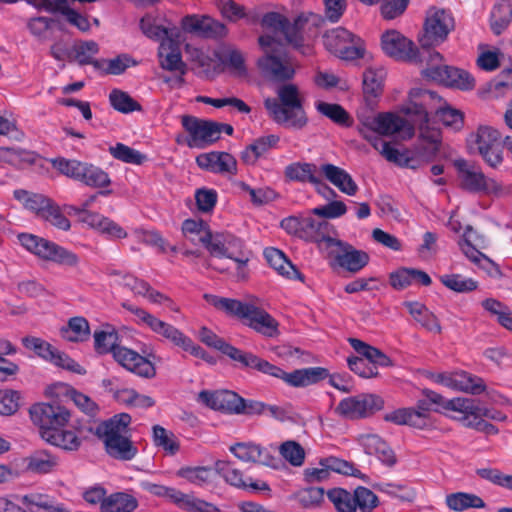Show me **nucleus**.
<instances>
[{
  "instance_id": "nucleus-1",
  "label": "nucleus",
  "mask_w": 512,
  "mask_h": 512,
  "mask_svg": "<svg viewBox=\"0 0 512 512\" xmlns=\"http://www.w3.org/2000/svg\"><path fill=\"white\" fill-rule=\"evenodd\" d=\"M277 97L264 100V107L270 118L278 125L294 130H302L308 124V116L297 85L286 83L276 91Z\"/></svg>"
},
{
  "instance_id": "nucleus-2",
  "label": "nucleus",
  "mask_w": 512,
  "mask_h": 512,
  "mask_svg": "<svg viewBox=\"0 0 512 512\" xmlns=\"http://www.w3.org/2000/svg\"><path fill=\"white\" fill-rule=\"evenodd\" d=\"M131 422L132 417L128 413H119L97 426L96 435L111 458L131 461L137 456L138 448L132 441Z\"/></svg>"
},
{
  "instance_id": "nucleus-3",
  "label": "nucleus",
  "mask_w": 512,
  "mask_h": 512,
  "mask_svg": "<svg viewBox=\"0 0 512 512\" xmlns=\"http://www.w3.org/2000/svg\"><path fill=\"white\" fill-rule=\"evenodd\" d=\"M263 55L257 60L260 74L272 82L286 83L295 76V65L283 44L273 36L261 35L258 38Z\"/></svg>"
},
{
  "instance_id": "nucleus-4",
  "label": "nucleus",
  "mask_w": 512,
  "mask_h": 512,
  "mask_svg": "<svg viewBox=\"0 0 512 512\" xmlns=\"http://www.w3.org/2000/svg\"><path fill=\"white\" fill-rule=\"evenodd\" d=\"M315 215H293L283 218L280 227L289 235L305 242L314 243L319 250H329L337 236L335 227Z\"/></svg>"
},
{
  "instance_id": "nucleus-5",
  "label": "nucleus",
  "mask_w": 512,
  "mask_h": 512,
  "mask_svg": "<svg viewBox=\"0 0 512 512\" xmlns=\"http://www.w3.org/2000/svg\"><path fill=\"white\" fill-rule=\"evenodd\" d=\"M455 28L452 13L445 9H431L425 19L423 34L419 38L421 49L429 61H442L443 56L432 48L439 46Z\"/></svg>"
},
{
  "instance_id": "nucleus-6",
  "label": "nucleus",
  "mask_w": 512,
  "mask_h": 512,
  "mask_svg": "<svg viewBox=\"0 0 512 512\" xmlns=\"http://www.w3.org/2000/svg\"><path fill=\"white\" fill-rule=\"evenodd\" d=\"M18 240L26 250L41 259L68 267H75L79 263V258L75 253L45 238L29 233H20Z\"/></svg>"
},
{
  "instance_id": "nucleus-7",
  "label": "nucleus",
  "mask_w": 512,
  "mask_h": 512,
  "mask_svg": "<svg viewBox=\"0 0 512 512\" xmlns=\"http://www.w3.org/2000/svg\"><path fill=\"white\" fill-rule=\"evenodd\" d=\"M324 45L328 51L344 60H356L365 54L363 40L343 27L326 32Z\"/></svg>"
},
{
  "instance_id": "nucleus-8",
  "label": "nucleus",
  "mask_w": 512,
  "mask_h": 512,
  "mask_svg": "<svg viewBox=\"0 0 512 512\" xmlns=\"http://www.w3.org/2000/svg\"><path fill=\"white\" fill-rule=\"evenodd\" d=\"M384 407L382 397L372 393H360L343 398L336 407V412L349 420L370 417Z\"/></svg>"
},
{
  "instance_id": "nucleus-9",
  "label": "nucleus",
  "mask_w": 512,
  "mask_h": 512,
  "mask_svg": "<svg viewBox=\"0 0 512 512\" xmlns=\"http://www.w3.org/2000/svg\"><path fill=\"white\" fill-rule=\"evenodd\" d=\"M181 124L188 133L186 144L190 148L204 149L220 139V130L215 121L183 115Z\"/></svg>"
},
{
  "instance_id": "nucleus-10",
  "label": "nucleus",
  "mask_w": 512,
  "mask_h": 512,
  "mask_svg": "<svg viewBox=\"0 0 512 512\" xmlns=\"http://www.w3.org/2000/svg\"><path fill=\"white\" fill-rule=\"evenodd\" d=\"M455 166L459 172L461 187L464 190L496 196L503 193V186L499 182L486 177L480 169L468 164L465 160L456 161Z\"/></svg>"
},
{
  "instance_id": "nucleus-11",
  "label": "nucleus",
  "mask_w": 512,
  "mask_h": 512,
  "mask_svg": "<svg viewBox=\"0 0 512 512\" xmlns=\"http://www.w3.org/2000/svg\"><path fill=\"white\" fill-rule=\"evenodd\" d=\"M406 115L411 117L413 127L419 129V139L423 143L422 149L431 156H435L441 146V131L429 125V114L422 104L412 102L404 109Z\"/></svg>"
},
{
  "instance_id": "nucleus-12",
  "label": "nucleus",
  "mask_w": 512,
  "mask_h": 512,
  "mask_svg": "<svg viewBox=\"0 0 512 512\" xmlns=\"http://www.w3.org/2000/svg\"><path fill=\"white\" fill-rule=\"evenodd\" d=\"M29 413L33 423L40 429L41 438L47 430L55 431L65 427L71 416L69 410L56 401L34 404Z\"/></svg>"
},
{
  "instance_id": "nucleus-13",
  "label": "nucleus",
  "mask_w": 512,
  "mask_h": 512,
  "mask_svg": "<svg viewBox=\"0 0 512 512\" xmlns=\"http://www.w3.org/2000/svg\"><path fill=\"white\" fill-rule=\"evenodd\" d=\"M122 307L136 317L135 322L138 325L149 328L153 333L162 337L174 346L178 347L181 341L184 340L185 334L181 330L174 325L157 318L145 309L137 307L129 302H123Z\"/></svg>"
},
{
  "instance_id": "nucleus-14",
  "label": "nucleus",
  "mask_w": 512,
  "mask_h": 512,
  "mask_svg": "<svg viewBox=\"0 0 512 512\" xmlns=\"http://www.w3.org/2000/svg\"><path fill=\"white\" fill-rule=\"evenodd\" d=\"M381 47L384 53L397 60L423 62L426 60L424 50L396 30H388L381 36Z\"/></svg>"
},
{
  "instance_id": "nucleus-15",
  "label": "nucleus",
  "mask_w": 512,
  "mask_h": 512,
  "mask_svg": "<svg viewBox=\"0 0 512 512\" xmlns=\"http://www.w3.org/2000/svg\"><path fill=\"white\" fill-rule=\"evenodd\" d=\"M426 60L428 62V67L425 69L427 77L462 91H469L475 87V79L468 71L449 65H437L440 61L431 62L429 58Z\"/></svg>"
},
{
  "instance_id": "nucleus-16",
  "label": "nucleus",
  "mask_w": 512,
  "mask_h": 512,
  "mask_svg": "<svg viewBox=\"0 0 512 512\" xmlns=\"http://www.w3.org/2000/svg\"><path fill=\"white\" fill-rule=\"evenodd\" d=\"M459 244L465 256L479 268L485 270L490 276H496L501 273L499 266L479 251L478 247L485 248V238L479 235L472 226H466Z\"/></svg>"
},
{
  "instance_id": "nucleus-17",
  "label": "nucleus",
  "mask_w": 512,
  "mask_h": 512,
  "mask_svg": "<svg viewBox=\"0 0 512 512\" xmlns=\"http://www.w3.org/2000/svg\"><path fill=\"white\" fill-rule=\"evenodd\" d=\"M450 404L454 412L457 413V415L452 416V418L460 422L464 427L483 432L487 435H495L498 433V428L495 425L477 416V413H480V406L475 399H457Z\"/></svg>"
},
{
  "instance_id": "nucleus-18",
  "label": "nucleus",
  "mask_w": 512,
  "mask_h": 512,
  "mask_svg": "<svg viewBox=\"0 0 512 512\" xmlns=\"http://www.w3.org/2000/svg\"><path fill=\"white\" fill-rule=\"evenodd\" d=\"M328 252L335 264L351 273H357L362 270L370 260L367 252L356 249L353 245L337 237L331 244Z\"/></svg>"
},
{
  "instance_id": "nucleus-19",
  "label": "nucleus",
  "mask_w": 512,
  "mask_h": 512,
  "mask_svg": "<svg viewBox=\"0 0 512 512\" xmlns=\"http://www.w3.org/2000/svg\"><path fill=\"white\" fill-rule=\"evenodd\" d=\"M114 360L127 371L144 379H152L156 376V367L152 360L156 358L153 353L143 356L138 352L120 346L113 355Z\"/></svg>"
},
{
  "instance_id": "nucleus-20",
  "label": "nucleus",
  "mask_w": 512,
  "mask_h": 512,
  "mask_svg": "<svg viewBox=\"0 0 512 512\" xmlns=\"http://www.w3.org/2000/svg\"><path fill=\"white\" fill-rule=\"evenodd\" d=\"M431 411H438L424 398L416 402L415 407L399 408L384 415L386 422L396 425H408L417 429H425L429 425Z\"/></svg>"
},
{
  "instance_id": "nucleus-21",
  "label": "nucleus",
  "mask_w": 512,
  "mask_h": 512,
  "mask_svg": "<svg viewBox=\"0 0 512 512\" xmlns=\"http://www.w3.org/2000/svg\"><path fill=\"white\" fill-rule=\"evenodd\" d=\"M216 468L231 486L254 494L270 495L271 493V488L266 481L252 477L244 478L242 471L235 468L230 462L218 461Z\"/></svg>"
},
{
  "instance_id": "nucleus-22",
  "label": "nucleus",
  "mask_w": 512,
  "mask_h": 512,
  "mask_svg": "<svg viewBox=\"0 0 512 512\" xmlns=\"http://www.w3.org/2000/svg\"><path fill=\"white\" fill-rule=\"evenodd\" d=\"M199 240L213 257L229 258L235 257L237 252L244 247L243 242L228 233H216L205 231Z\"/></svg>"
},
{
  "instance_id": "nucleus-23",
  "label": "nucleus",
  "mask_w": 512,
  "mask_h": 512,
  "mask_svg": "<svg viewBox=\"0 0 512 512\" xmlns=\"http://www.w3.org/2000/svg\"><path fill=\"white\" fill-rule=\"evenodd\" d=\"M198 401L210 409L230 415H240L242 397L236 392L202 390L198 394Z\"/></svg>"
},
{
  "instance_id": "nucleus-24",
  "label": "nucleus",
  "mask_w": 512,
  "mask_h": 512,
  "mask_svg": "<svg viewBox=\"0 0 512 512\" xmlns=\"http://www.w3.org/2000/svg\"><path fill=\"white\" fill-rule=\"evenodd\" d=\"M229 451L243 462L261 464L273 469H279L282 461L271 454V452L260 445L253 443H236L231 445Z\"/></svg>"
},
{
  "instance_id": "nucleus-25",
  "label": "nucleus",
  "mask_w": 512,
  "mask_h": 512,
  "mask_svg": "<svg viewBox=\"0 0 512 512\" xmlns=\"http://www.w3.org/2000/svg\"><path fill=\"white\" fill-rule=\"evenodd\" d=\"M185 32L204 38L223 37L227 33L226 26L209 16L187 15L182 19Z\"/></svg>"
},
{
  "instance_id": "nucleus-26",
  "label": "nucleus",
  "mask_w": 512,
  "mask_h": 512,
  "mask_svg": "<svg viewBox=\"0 0 512 512\" xmlns=\"http://www.w3.org/2000/svg\"><path fill=\"white\" fill-rule=\"evenodd\" d=\"M196 164L201 169L216 174L235 175L237 173V161L234 156L227 152L202 153L196 157Z\"/></svg>"
},
{
  "instance_id": "nucleus-27",
  "label": "nucleus",
  "mask_w": 512,
  "mask_h": 512,
  "mask_svg": "<svg viewBox=\"0 0 512 512\" xmlns=\"http://www.w3.org/2000/svg\"><path fill=\"white\" fill-rule=\"evenodd\" d=\"M243 319L248 327L263 336L273 338L279 334L278 322L268 312L252 304Z\"/></svg>"
},
{
  "instance_id": "nucleus-28",
  "label": "nucleus",
  "mask_w": 512,
  "mask_h": 512,
  "mask_svg": "<svg viewBox=\"0 0 512 512\" xmlns=\"http://www.w3.org/2000/svg\"><path fill=\"white\" fill-rule=\"evenodd\" d=\"M158 56L161 68L171 72H179L180 77L178 81L184 83L183 76L187 72V66L182 60L177 44L171 39L162 41L159 46Z\"/></svg>"
},
{
  "instance_id": "nucleus-29",
  "label": "nucleus",
  "mask_w": 512,
  "mask_h": 512,
  "mask_svg": "<svg viewBox=\"0 0 512 512\" xmlns=\"http://www.w3.org/2000/svg\"><path fill=\"white\" fill-rule=\"evenodd\" d=\"M399 132L409 139L414 136L415 130L412 124L393 112L378 113L377 134L391 136Z\"/></svg>"
},
{
  "instance_id": "nucleus-30",
  "label": "nucleus",
  "mask_w": 512,
  "mask_h": 512,
  "mask_svg": "<svg viewBox=\"0 0 512 512\" xmlns=\"http://www.w3.org/2000/svg\"><path fill=\"white\" fill-rule=\"evenodd\" d=\"M311 17L317 18V15L313 13H301L293 20L292 23L286 17L287 27H285V39L303 55H309L312 53V48L304 45L303 43V30Z\"/></svg>"
},
{
  "instance_id": "nucleus-31",
  "label": "nucleus",
  "mask_w": 512,
  "mask_h": 512,
  "mask_svg": "<svg viewBox=\"0 0 512 512\" xmlns=\"http://www.w3.org/2000/svg\"><path fill=\"white\" fill-rule=\"evenodd\" d=\"M264 257L267 263L281 276L290 280L304 281V275L281 250L268 247L264 250Z\"/></svg>"
},
{
  "instance_id": "nucleus-32",
  "label": "nucleus",
  "mask_w": 512,
  "mask_h": 512,
  "mask_svg": "<svg viewBox=\"0 0 512 512\" xmlns=\"http://www.w3.org/2000/svg\"><path fill=\"white\" fill-rule=\"evenodd\" d=\"M25 463L27 471L44 475L56 472L60 465V459L46 449H39L26 457Z\"/></svg>"
},
{
  "instance_id": "nucleus-33",
  "label": "nucleus",
  "mask_w": 512,
  "mask_h": 512,
  "mask_svg": "<svg viewBox=\"0 0 512 512\" xmlns=\"http://www.w3.org/2000/svg\"><path fill=\"white\" fill-rule=\"evenodd\" d=\"M330 372L325 367L314 366L295 369L288 373L287 385L294 388H304L316 385L327 379Z\"/></svg>"
},
{
  "instance_id": "nucleus-34",
  "label": "nucleus",
  "mask_w": 512,
  "mask_h": 512,
  "mask_svg": "<svg viewBox=\"0 0 512 512\" xmlns=\"http://www.w3.org/2000/svg\"><path fill=\"white\" fill-rule=\"evenodd\" d=\"M320 170L325 178L341 192L349 196H354L357 193L358 185L345 169L326 163L321 165Z\"/></svg>"
},
{
  "instance_id": "nucleus-35",
  "label": "nucleus",
  "mask_w": 512,
  "mask_h": 512,
  "mask_svg": "<svg viewBox=\"0 0 512 512\" xmlns=\"http://www.w3.org/2000/svg\"><path fill=\"white\" fill-rule=\"evenodd\" d=\"M404 306L408 309L409 314L414 320L424 329L434 334H441L442 327L439 319L424 304L418 301H406Z\"/></svg>"
},
{
  "instance_id": "nucleus-36",
  "label": "nucleus",
  "mask_w": 512,
  "mask_h": 512,
  "mask_svg": "<svg viewBox=\"0 0 512 512\" xmlns=\"http://www.w3.org/2000/svg\"><path fill=\"white\" fill-rule=\"evenodd\" d=\"M47 443L59 447L65 451H77L81 444V438L73 430H67L64 427L57 430H47L43 438Z\"/></svg>"
},
{
  "instance_id": "nucleus-37",
  "label": "nucleus",
  "mask_w": 512,
  "mask_h": 512,
  "mask_svg": "<svg viewBox=\"0 0 512 512\" xmlns=\"http://www.w3.org/2000/svg\"><path fill=\"white\" fill-rule=\"evenodd\" d=\"M452 389L470 395H480L487 389L483 378L466 371L454 372Z\"/></svg>"
},
{
  "instance_id": "nucleus-38",
  "label": "nucleus",
  "mask_w": 512,
  "mask_h": 512,
  "mask_svg": "<svg viewBox=\"0 0 512 512\" xmlns=\"http://www.w3.org/2000/svg\"><path fill=\"white\" fill-rule=\"evenodd\" d=\"M279 141L280 137L275 134L261 136L246 147L241 158L246 163H254L269 150L276 148Z\"/></svg>"
},
{
  "instance_id": "nucleus-39",
  "label": "nucleus",
  "mask_w": 512,
  "mask_h": 512,
  "mask_svg": "<svg viewBox=\"0 0 512 512\" xmlns=\"http://www.w3.org/2000/svg\"><path fill=\"white\" fill-rule=\"evenodd\" d=\"M138 507L139 502L132 494L114 492L107 496L100 507V512H134Z\"/></svg>"
},
{
  "instance_id": "nucleus-40",
  "label": "nucleus",
  "mask_w": 512,
  "mask_h": 512,
  "mask_svg": "<svg viewBox=\"0 0 512 512\" xmlns=\"http://www.w3.org/2000/svg\"><path fill=\"white\" fill-rule=\"evenodd\" d=\"M512 21V0H498L490 13V27L500 35Z\"/></svg>"
},
{
  "instance_id": "nucleus-41",
  "label": "nucleus",
  "mask_w": 512,
  "mask_h": 512,
  "mask_svg": "<svg viewBox=\"0 0 512 512\" xmlns=\"http://www.w3.org/2000/svg\"><path fill=\"white\" fill-rule=\"evenodd\" d=\"M13 196L23 204L25 209L33 212L38 218H41L52 201V199L43 194L29 192L24 189H16L13 192Z\"/></svg>"
},
{
  "instance_id": "nucleus-42",
  "label": "nucleus",
  "mask_w": 512,
  "mask_h": 512,
  "mask_svg": "<svg viewBox=\"0 0 512 512\" xmlns=\"http://www.w3.org/2000/svg\"><path fill=\"white\" fill-rule=\"evenodd\" d=\"M93 337L94 349L96 353L100 355L111 353L113 356L116 348H119L121 346L118 344V332L111 325H106L105 328L101 330H95Z\"/></svg>"
},
{
  "instance_id": "nucleus-43",
  "label": "nucleus",
  "mask_w": 512,
  "mask_h": 512,
  "mask_svg": "<svg viewBox=\"0 0 512 512\" xmlns=\"http://www.w3.org/2000/svg\"><path fill=\"white\" fill-rule=\"evenodd\" d=\"M348 341L351 347L358 354H360L365 360L369 361L376 367H389L392 365L391 359L386 354H384L380 349L373 347L357 338H349Z\"/></svg>"
},
{
  "instance_id": "nucleus-44",
  "label": "nucleus",
  "mask_w": 512,
  "mask_h": 512,
  "mask_svg": "<svg viewBox=\"0 0 512 512\" xmlns=\"http://www.w3.org/2000/svg\"><path fill=\"white\" fill-rule=\"evenodd\" d=\"M61 336L69 342H84L90 337V325L82 316L72 317L60 330Z\"/></svg>"
},
{
  "instance_id": "nucleus-45",
  "label": "nucleus",
  "mask_w": 512,
  "mask_h": 512,
  "mask_svg": "<svg viewBox=\"0 0 512 512\" xmlns=\"http://www.w3.org/2000/svg\"><path fill=\"white\" fill-rule=\"evenodd\" d=\"M445 504L450 510L462 512L470 508H484L485 502L473 493L455 492L446 495Z\"/></svg>"
},
{
  "instance_id": "nucleus-46",
  "label": "nucleus",
  "mask_w": 512,
  "mask_h": 512,
  "mask_svg": "<svg viewBox=\"0 0 512 512\" xmlns=\"http://www.w3.org/2000/svg\"><path fill=\"white\" fill-rule=\"evenodd\" d=\"M206 301L216 309L224 311L228 315L244 318L251 304L243 303L236 299L219 297L216 295L205 294Z\"/></svg>"
},
{
  "instance_id": "nucleus-47",
  "label": "nucleus",
  "mask_w": 512,
  "mask_h": 512,
  "mask_svg": "<svg viewBox=\"0 0 512 512\" xmlns=\"http://www.w3.org/2000/svg\"><path fill=\"white\" fill-rule=\"evenodd\" d=\"M317 167L312 163L294 162L285 167L284 175L286 179L297 182L319 183V178L315 175Z\"/></svg>"
},
{
  "instance_id": "nucleus-48",
  "label": "nucleus",
  "mask_w": 512,
  "mask_h": 512,
  "mask_svg": "<svg viewBox=\"0 0 512 512\" xmlns=\"http://www.w3.org/2000/svg\"><path fill=\"white\" fill-rule=\"evenodd\" d=\"M152 441L154 446L171 456L175 455L180 449V443L175 434L159 424L152 427Z\"/></svg>"
},
{
  "instance_id": "nucleus-49",
  "label": "nucleus",
  "mask_w": 512,
  "mask_h": 512,
  "mask_svg": "<svg viewBox=\"0 0 512 512\" xmlns=\"http://www.w3.org/2000/svg\"><path fill=\"white\" fill-rule=\"evenodd\" d=\"M176 507L185 512H222L217 505L198 498L193 493L184 492L181 493Z\"/></svg>"
},
{
  "instance_id": "nucleus-50",
  "label": "nucleus",
  "mask_w": 512,
  "mask_h": 512,
  "mask_svg": "<svg viewBox=\"0 0 512 512\" xmlns=\"http://www.w3.org/2000/svg\"><path fill=\"white\" fill-rule=\"evenodd\" d=\"M385 71L375 68H367L363 73V92L366 98H376L383 90Z\"/></svg>"
},
{
  "instance_id": "nucleus-51",
  "label": "nucleus",
  "mask_w": 512,
  "mask_h": 512,
  "mask_svg": "<svg viewBox=\"0 0 512 512\" xmlns=\"http://www.w3.org/2000/svg\"><path fill=\"white\" fill-rule=\"evenodd\" d=\"M315 108L320 114L340 126L350 127L352 125L349 113L339 104L318 101L315 103Z\"/></svg>"
},
{
  "instance_id": "nucleus-52",
  "label": "nucleus",
  "mask_w": 512,
  "mask_h": 512,
  "mask_svg": "<svg viewBox=\"0 0 512 512\" xmlns=\"http://www.w3.org/2000/svg\"><path fill=\"white\" fill-rule=\"evenodd\" d=\"M138 486L143 491H146L155 497L163 498L169 501L170 503L174 504L175 506H177L180 495L182 493V491L174 487H168L160 483H154L146 479L140 480L138 482Z\"/></svg>"
},
{
  "instance_id": "nucleus-53",
  "label": "nucleus",
  "mask_w": 512,
  "mask_h": 512,
  "mask_svg": "<svg viewBox=\"0 0 512 512\" xmlns=\"http://www.w3.org/2000/svg\"><path fill=\"white\" fill-rule=\"evenodd\" d=\"M79 182L90 187L103 188L110 185L111 180L104 170L85 162Z\"/></svg>"
},
{
  "instance_id": "nucleus-54",
  "label": "nucleus",
  "mask_w": 512,
  "mask_h": 512,
  "mask_svg": "<svg viewBox=\"0 0 512 512\" xmlns=\"http://www.w3.org/2000/svg\"><path fill=\"white\" fill-rule=\"evenodd\" d=\"M327 497L337 512H356L354 491L335 487L327 491Z\"/></svg>"
},
{
  "instance_id": "nucleus-55",
  "label": "nucleus",
  "mask_w": 512,
  "mask_h": 512,
  "mask_svg": "<svg viewBox=\"0 0 512 512\" xmlns=\"http://www.w3.org/2000/svg\"><path fill=\"white\" fill-rule=\"evenodd\" d=\"M109 102L116 111L124 114L142 110L140 103L134 100L127 92L119 89H113L110 92Z\"/></svg>"
},
{
  "instance_id": "nucleus-56",
  "label": "nucleus",
  "mask_w": 512,
  "mask_h": 512,
  "mask_svg": "<svg viewBox=\"0 0 512 512\" xmlns=\"http://www.w3.org/2000/svg\"><path fill=\"white\" fill-rule=\"evenodd\" d=\"M439 280L446 288L457 293L471 292L478 287L477 281L461 274H444L439 277Z\"/></svg>"
},
{
  "instance_id": "nucleus-57",
  "label": "nucleus",
  "mask_w": 512,
  "mask_h": 512,
  "mask_svg": "<svg viewBox=\"0 0 512 512\" xmlns=\"http://www.w3.org/2000/svg\"><path fill=\"white\" fill-rule=\"evenodd\" d=\"M109 153L113 158L127 164L141 165L147 159L145 154L123 143H116L109 147Z\"/></svg>"
},
{
  "instance_id": "nucleus-58",
  "label": "nucleus",
  "mask_w": 512,
  "mask_h": 512,
  "mask_svg": "<svg viewBox=\"0 0 512 512\" xmlns=\"http://www.w3.org/2000/svg\"><path fill=\"white\" fill-rule=\"evenodd\" d=\"M22 501L31 512H39L40 509L45 512H66L62 505H54L47 495L33 493L25 495Z\"/></svg>"
},
{
  "instance_id": "nucleus-59",
  "label": "nucleus",
  "mask_w": 512,
  "mask_h": 512,
  "mask_svg": "<svg viewBox=\"0 0 512 512\" xmlns=\"http://www.w3.org/2000/svg\"><path fill=\"white\" fill-rule=\"evenodd\" d=\"M325 491L321 487H308L299 490L294 494L298 505L304 509L319 507L324 500Z\"/></svg>"
},
{
  "instance_id": "nucleus-60",
  "label": "nucleus",
  "mask_w": 512,
  "mask_h": 512,
  "mask_svg": "<svg viewBox=\"0 0 512 512\" xmlns=\"http://www.w3.org/2000/svg\"><path fill=\"white\" fill-rule=\"evenodd\" d=\"M74 51L76 59L80 64H92L96 69L102 68L101 60L93 59L94 55L99 52V46L95 41H81L75 46Z\"/></svg>"
},
{
  "instance_id": "nucleus-61",
  "label": "nucleus",
  "mask_w": 512,
  "mask_h": 512,
  "mask_svg": "<svg viewBox=\"0 0 512 512\" xmlns=\"http://www.w3.org/2000/svg\"><path fill=\"white\" fill-rule=\"evenodd\" d=\"M53 168L60 174L72 178L76 181L80 180L82 169L85 162L76 159H67L64 157H56L49 160Z\"/></svg>"
},
{
  "instance_id": "nucleus-62",
  "label": "nucleus",
  "mask_w": 512,
  "mask_h": 512,
  "mask_svg": "<svg viewBox=\"0 0 512 512\" xmlns=\"http://www.w3.org/2000/svg\"><path fill=\"white\" fill-rule=\"evenodd\" d=\"M355 508L359 512H372L379 505L378 496L369 488L358 486L354 489Z\"/></svg>"
},
{
  "instance_id": "nucleus-63",
  "label": "nucleus",
  "mask_w": 512,
  "mask_h": 512,
  "mask_svg": "<svg viewBox=\"0 0 512 512\" xmlns=\"http://www.w3.org/2000/svg\"><path fill=\"white\" fill-rule=\"evenodd\" d=\"M140 28L144 35L156 41L168 40V29L160 25L157 19L151 15H145L140 20Z\"/></svg>"
},
{
  "instance_id": "nucleus-64",
  "label": "nucleus",
  "mask_w": 512,
  "mask_h": 512,
  "mask_svg": "<svg viewBox=\"0 0 512 512\" xmlns=\"http://www.w3.org/2000/svg\"><path fill=\"white\" fill-rule=\"evenodd\" d=\"M102 68L103 72L107 75H120L131 66L137 65V62L128 54H120L112 59H103Z\"/></svg>"
}]
</instances>
